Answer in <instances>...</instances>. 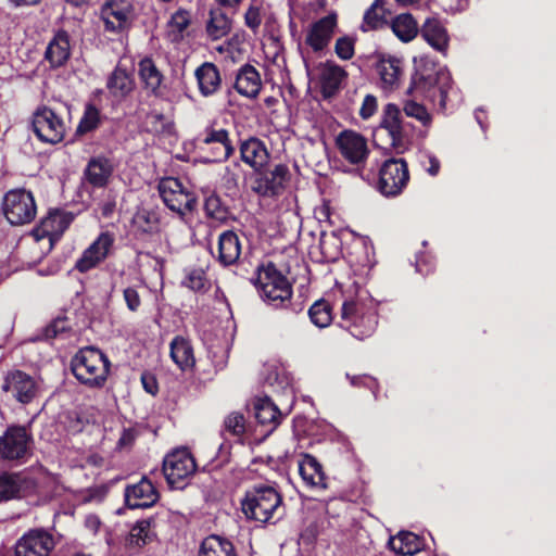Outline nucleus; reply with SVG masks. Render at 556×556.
Listing matches in <instances>:
<instances>
[{
    "label": "nucleus",
    "mask_w": 556,
    "mask_h": 556,
    "mask_svg": "<svg viewBox=\"0 0 556 556\" xmlns=\"http://www.w3.org/2000/svg\"><path fill=\"white\" fill-rule=\"evenodd\" d=\"M377 73L380 77V87L386 91H393L401 85L403 75L402 62L393 56L382 58L377 63Z\"/></svg>",
    "instance_id": "412c9836"
},
{
    "label": "nucleus",
    "mask_w": 556,
    "mask_h": 556,
    "mask_svg": "<svg viewBox=\"0 0 556 556\" xmlns=\"http://www.w3.org/2000/svg\"><path fill=\"white\" fill-rule=\"evenodd\" d=\"M85 527L92 533L97 534L100 527L101 520L97 515L90 514L85 518Z\"/></svg>",
    "instance_id": "680f3d73"
},
{
    "label": "nucleus",
    "mask_w": 556,
    "mask_h": 556,
    "mask_svg": "<svg viewBox=\"0 0 556 556\" xmlns=\"http://www.w3.org/2000/svg\"><path fill=\"white\" fill-rule=\"evenodd\" d=\"M37 139H48V136L42 134L45 130L53 132L54 137L63 139L64 137V124L56 116V114L47 108L37 110Z\"/></svg>",
    "instance_id": "c756f323"
},
{
    "label": "nucleus",
    "mask_w": 556,
    "mask_h": 556,
    "mask_svg": "<svg viewBox=\"0 0 556 556\" xmlns=\"http://www.w3.org/2000/svg\"><path fill=\"white\" fill-rule=\"evenodd\" d=\"M199 91L203 97H210L217 92L222 85V77L217 66L205 62L194 73Z\"/></svg>",
    "instance_id": "a878e982"
},
{
    "label": "nucleus",
    "mask_w": 556,
    "mask_h": 556,
    "mask_svg": "<svg viewBox=\"0 0 556 556\" xmlns=\"http://www.w3.org/2000/svg\"><path fill=\"white\" fill-rule=\"evenodd\" d=\"M299 473L304 485L314 491L327 489V477L320 463L309 454H303L298 462Z\"/></svg>",
    "instance_id": "f3484780"
},
{
    "label": "nucleus",
    "mask_w": 556,
    "mask_h": 556,
    "mask_svg": "<svg viewBox=\"0 0 556 556\" xmlns=\"http://www.w3.org/2000/svg\"><path fill=\"white\" fill-rule=\"evenodd\" d=\"M2 211L11 225L30 223L35 216V199L30 191L14 189L3 197Z\"/></svg>",
    "instance_id": "1a4fd4ad"
},
{
    "label": "nucleus",
    "mask_w": 556,
    "mask_h": 556,
    "mask_svg": "<svg viewBox=\"0 0 556 556\" xmlns=\"http://www.w3.org/2000/svg\"><path fill=\"white\" fill-rule=\"evenodd\" d=\"M151 521L143 519L137 521L128 535V544L134 547H141L152 539Z\"/></svg>",
    "instance_id": "79ce46f5"
},
{
    "label": "nucleus",
    "mask_w": 556,
    "mask_h": 556,
    "mask_svg": "<svg viewBox=\"0 0 556 556\" xmlns=\"http://www.w3.org/2000/svg\"><path fill=\"white\" fill-rule=\"evenodd\" d=\"M220 265L235 264L241 254V243L237 233L231 230L224 231L218 237L217 253L212 252Z\"/></svg>",
    "instance_id": "5701e85b"
},
{
    "label": "nucleus",
    "mask_w": 556,
    "mask_h": 556,
    "mask_svg": "<svg viewBox=\"0 0 556 556\" xmlns=\"http://www.w3.org/2000/svg\"><path fill=\"white\" fill-rule=\"evenodd\" d=\"M229 136L230 134L227 129L219 127L216 123H214L212 130L206 139H228Z\"/></svg>",
    "instance_id": "e2e57ef3"
},
{
    "label": "nucleus",
    "mask_w": 556,
    "mask_h": 556,
    "mask_svg": "<svg viewBox=\"0 0 556 556\" xmlns=\"http://www.w3.org/2000/svg\"><path fill=\"white\" fill-rule=\"evenodd\" d=\"M281 504V495L273 486L260 485L247 491L241 508L248 519L265 523L280 513Z\"/></svg>",
    "instance_id": "39448f33"
},
{
    "label": "nucleus",
    "mask_w": 556,
    "mask_h": 556,
    "mask_svg": "<svg viewBox=\"0 0 556 556\" xmlns=\"http://www.w3.org/2000/svg\"><path fill=\"white\" fill-rule=\"evenodd\" d=\"M320 84L326 97L333 96L346 77V72L336 63L325 62L320 65Z\"/></svg>",
    "instance_id": "cd10ccee"
},
{
    "label": "nucleus",
    "mask_w": 556,
    "mask_h": 556,
    "mask_svg": "<svg viewBox=\"0 0 556 556\" xmlns=\"http://www.w3.org/2000/svg\"><path fill=\"white\" fill-rule=\"evenodd\" d=\"M31 432L24 426H11L0 437V457L24 462L29 455Z\"/></svg>",
    "instance_id": "9b49d317"
},
{
    "label": "nucleus",
    "mask_w": 556,
    "mask_h": 556,
    "mask_svg": "<svg viewBox=\"0 0 556 556\" xmlns=\"http://www.w3.org/2000/svg\"><path fill=\"white\" fill-rule=\"evenodd\" d=\"M170 357L181 370L192 369L195 365L193 348L189 339L176 336L170 344Z\"/></svg>",
    "instance_id": "bb28decb"
},
{
    "label": "nucleus",
    "mask_w": 556,
    "mask_h": 556,
    "mask_svg": "<svg viewBox=\"0 0 556 556\" xmlns=\"http://www.w3.org/2000/svg\"><path fill=\"white\" fill-rule=\"evenodd\" d=\"M159 193L164 204L173 212L185 215L197 206V195L188 185L176 177H164L159 181Z\"/></svg>",
    "instance_id": "423d86ee"
},
{
    "label": "nucleus",
    "mask_w": 556,
    "mask_h": 556,
    "mask_svg": "<svg viewBox=\"0 0 556 556\" xmlns=\"http://www.w3.org/2000/svg\"><path fill=\"white\" fill-rule=\"evenodd\" d=\"M141 382H142L143 389L149 394L155 395L157 393L159 387H157L156 379L153 375H151L149 372H143L141 375Z\"/></svg>",
    "instance_id": "bf43d9fd"
},
{
    "label": "nucleus",
    "mask_w": 556,
    "mask_h": 556,
    "mask_svg": "<svg viewBox=\"0 0 556 556\" xmlns=\"http://www.w3.org/2000/svg\"><path fill=\"white\" fill-rule=\"evenodd\" d=\"M429 166L426 168V170L431 175L435 176L440 170V162L439 160L433 155H427Z\"/></svg>",
    "instance_id": "0e129e2a"
},
{
    "label": "nucleus",
    "mask_w": 556,
    "mask_h": 556,
    "mask_svg": "<svg viewBox=\"0 0 556 556\" xmlns=\"http://www.w3.org/2000/svg\"><path fill=\"white\" fill-rule=\"evenodd\" d=\"M99 123H100L99 110L92 104H87L84 115L78 124L76 132L79 136L87 135L91 130L96 129L98 127Z\"/></svg>",
    "instance_id": "c03bdc74"
},
{
    "label": "nucleus",
    "mask_w": 556,
    "mask_h": 556,
    "mask_svg": "<svg viewBox=\"0 0 556 556\" xmlns=\"http://www.w3.org/2000/svg\"><path fill=\"white\" fill-rule=\"evenodd\" d=\"M254 414L257 422L275 429L281 418V413L269 397H260L254 403Z\"/></svg>",
    "instance_id": "2f4dec72"
},
{
    "label": "nucleus",
    "mask_w": 556,
    "mask_h": 556,
    "mask_svg": "<svg viewBox=\"0 0 556 556\" xmlns=\"http://www.w3.org/2000/svg\"><path fill=\"white\" fill-rule=\"evenodd\" d=\"M389 547L401 556H413L421 551L422 542L413 532H400L389 540Z\"/></svg>",
    "instance_id": "473e14b6"
},
{
    "label": "nucleus",
    "mask_w": 556,
    "mask_h": 556,
    "mask_svg": "<svg viewBox=\"0 0 556 556\" xmlns=\"http://www.w3.org/2000/svg\"><path fill=\"white\" fill-rule=\"evenodd\" d=\"M138 74L141 83L149 93L160 97L164 93V75L153 62V60L146 58L138 64Z\"/></svg>",
    "instance_id": "b1692460"
},
{
    "label": "nucleus",
    "mask_w": 556,
    "mask_h": 556,
    "mask_svg": "<svg viewBox=\"0 0 556 556\" xmlns=\"http://www.w3.org/2000/svg\"><path fill=\"white\" fill-rule=\"evenodd\" d=\"M135 439H136V433L132 429H124V431L122 432V434L118 439L117 446L119 448L129 447L134 443Z\"/></svg>",
    "instance_id": "052dcab7"
},
{
    "label": "nucleus",
    "mask_w": 556,
    "mask_h": 556,
    "mask_svg": "<svg viewBox=\"0 0 556 556\" xmlns=\"http://www.w3.org/2000/svg\"><path fill=\"white\" fill-rule=\"evenodd\" d=\"M135 224L144 232H151L156 229L157 218L155 214L142 211L136 214Z\"/></svg>",
    "instance_id": "603ef678"
},
{
    "label": "nucleus",
    "mask_w": 556,
    "mask_h": 556,
    "mask_svg": "<svg viewBox=\"0 0 556 556\" xmlns=\"http://www.w3.org/2000/svg\"><path fill=\"white\" fill-rule=\"evenodd\" d=\"M106 88L113 98L118 100L125 99L135 89L132 74L118 63L108 78Z\"/></svg>",
    "instance_id": "393cba45"
},
{
    "label": "nucleus",
    "mask_w": 556,
    "mask_h": 556,
    "mask_svg": "<svg viewBox=\"0 0 556 556\" xmlns=\"http://www.w3.org/2000/svg\"><path fill=\"white\" fill-rule=\"evenodd\" d=\"M377 108V98L372 94H367L363 100L359 114L364 119H367L375 114Z\"/></svg>",
    "instance_id": "4d7b16f0"
},
{
    "label": "nucleus",
    "mask_w": 556,
    "mask_h": 556,
    "mask_svg": "<svg viewBox=\"0 0 556 556\" xmlns=\"http://www.w3.org/2000/svg\"><path fill=\"white\" fill-rule=\"evenodd\" d=\"M204 211L207 217L216 219V220H225L227 218V210L223 205L220 199L211 194L205 199L204 202Z\"/></svg>",
    "instance_id": "49530a36"
},
{
    "label": "nucleus",
    "mask_w": 556,
    "mask_h": 556,
    "mask_svg": "<svg viewBox=\"0 0 556 556\" xmlns=\"http://www.w3.org/2000/svg\"><path fill=\"white\" fill-rule=\"evenodd\" d=\"M157 500L159 492L147 478H142L139 482L125 489V502L129 508L151 507Z\"/></svg>",
    "instance_id": "dca6fc26"
},
{
    "label": "nucleus",
    "mask_w": 556,
    "mask_h": 556,
    "mask_svg": "<svg viewBox=\"0 0 556 556\" xmlns=\"http://www.w3.org/2000/svg\"><path fill=\"white\" fill-rule=\"evenodd\" d=\"M386 24V10L382 0H375L365 12L361 29L369 31L381 28Z\"/></svg>",
    "instance_id": "58836bf2"
},
{
    "label": "nucleus",
    "mask_w": 556,
    "mask_h": 556,
    "mask_svg": "<svg viewBox=\"0 0 556 556\" xmlns=\"http://www.w3.org/2000/svg\"><path fill=\"white\" fill-rule=\"evenodd\" d=\"M254 285L263 301L276 308L285 306L292 296L291 283L271 262L257 268Z\"/></svg>",
    "instance_id": "7ed1b4c3"
},
{
    "label": "nucleus",
    "mask_w": 556,
    "mask_h": 556,
    "mask_svg": "<svg viewBox=\"0 0 556 556\" xmlns=\"http://www.w3.org/2000/svg\"><path fill=\"white\" fill-rule=\"evenodd\" d=\"M20 492V480L15 475H0V502L16 496Z\"/></svg>",
    "instance_id": "a18cd8bd"
},
{
    "label": "nucleus",
    "mask_w": 556,
    "mask_h": 556,
    "mask_svg": "<svg viewBox=\"0 0 556 556\" xmlns=\"http://www.w3.org/2000/svg\"><path fill=\"white\" fill-rule=\"evenodd\" d=\"M404 112L407 116L420 122L422 126H428L431 123V115L427 109L415 100L405 102Z\"/></svg>",
    "instance_id": "de8ad7c7"
},
{
    "label": "nucleus",
    "mask_w": 556,
    "mask_h": 556,
    "mask_svg": "<svg viewBox=\"0 0 556 556\" xmlns=\"http://www.w3.org/2000/svg\"><path fill=\"white\" fill-rule=\"evenodd\" d=\"M390 27L393 34L403 42L412 41L419 33L417 22L409 13H402L392 18Z\"/></svg>",
    "instance_id": "f704fd0d"
},
{
    "label": "nucleus",
    "mask_w": 556,
    "mask_h": 556,
    "mask_svg": "<svg viewBox=\"0 0 556 556\" xmlns=\"http://www.w3.org/2000/svg\"><path fill=\"white\" fill-rule=\"evenodd\" d=\"M2 388L23 404H28L35 399V380L23 371L9 374Z\"/></svg>",
    "instance_id": "a211bd4d"
},
{
    "label": "nucleus",
    "mask_w": 556,
    "mask_h": 556,
    "mask_svg": "<svg viewBox=\"0 0 556 556\" xmlns=\"http://www.w3.org/2000/svg\"><path fill=\"white\" fill-rule=\"evenodd\" d=\"M334 52L341 60H351L355 53V39L342 36L336 40Z\"/></svg>",
    "instance_id": "8fccbe9b"
},
{
    "label": "nucleus",
    "mask_w": 556,
    "mask_h": 556,
    "mask_svg": "<svg viewBox=\"0 0 556 556\" xmlns=\"http://www.w3.org/2000/svg\"><path fill=\"white\" fill-rule=\"evenodd\" d=\"M73 219L74 215L72 213L52 210L41 220L40 225L37 226V244L45 254L52 250L54 243L68 228Z\"/></svg>",
    "instance_id": "9d476101"
},
{
    "label": "nucleus",
    "mask_w": 556,
    "mask_h": 556,
    "mask_svg": "<svg viewBox=\"0 0 556 556\" xmlns=\"http://www.w3.org/2000/svg\"><path fill=\"white\" fill-rule=\"evenodd\" d=\"M220 7L231 10H238L242 0H215Z\"/></svg>",
    "instance_id": "338daca9"
},
{
    "label": "nucleus",
    "mask_w": 556,
    "mask_h": 556,
    "mask_svg": "<svg viewBox=\"0 0 556 556\" xmlns=\"http://www.w3.org/2000/svg\"><path fill=\"white\" fill-rule=\"evenodd\" d=\"M37 545L42 549V553L37 551V556H48L55 546V540L51 533L37 529Z\"/></svg>",
    "instance_id": "864d4df0"
},
{
    "label": "nucleus",
    "mask_w": 556,
    "mask_h": 556,
    "mask_svg": "<svg viewBox=\"0 0 556 556\" xmlns=\"http://www.w3.org/2000/svg\"><path fill=\"white\" fill-rule=\"evenodd\" d=\"M337 28L338 14L331 11L307 26L304 42L314 52H321L331 42Z\"/></svg>",
    "instance_id": "ddd939ff"
},
{
    "label": "nucleus",
    "mask_w": 556,
    "mask_h": 556,
    "mask_svg": "<svg viewBox=\"0 0 556 556\" xmlns=\"http://www.w3.org/2000/svg\"><path fill=\"white\" fill-rule=\"evenodd\" d=\"M230 29L231 22L225 13L219 10L211 11L206 31L213 40H217L226 36Z\"/></svg>",
    "instance_id": "4c0bfd02"
},
{
    "label": "nucleus",
    "mask_w": 556,
    "mask_h": 556,
    "mask_svg": "<svg viewBox=\"0 0 556 556\" xmlns=\"http://www.w3.org/2000/svg\"><path fill=\"white\" fill-rule=\"evenodd\" d=\"M451 87V75L446 68H435L434 65L419 67L412 77L408 94L434 101L440 96L442 104L445 102L447 90Z\"/></svg>",
    "instance_id": "20e7f679"
},
{
    "label": "nucleus",
    "mask_w": 556,
    "mask_h": 556,
    "mask_svg": "<svg viewBox=\"0 0 556 556\" xmlns=\"http://www.w3.org/2000/svg\"><path fill=\"white\" fill-rule=\"evenodd\" d=\"M408 180L406 162L403 159H389L379 170L378 190L387 198H395L403 192Z\"/></svg>",
    "instance_id": "6e6552de"
},
{
    "label": "nucleus",
    "mask_w": 556,
    "mask_h": 556,
    "mask_svg": "<svg viewBox=\"0 0 556 556\" xmlns=\"http://www.w3.org/2000/svg\"><path fill=\"white\" fill-rule=\"evenodd\" d=\"M186 286L192 290H201L205 286V279L202 273L193 271L191 273L186 281Z\"/></svg>",
    "instance_id": "13d9d810"
},
{
    "label": "nucleus",
    "mask_w": 556,
    "mask_h": 556,
    "mask_svg": "<svg viewBox=\"0 0 556 556\" xmlns=\"http://www.w3.org/2000/svg\"><path fill=\"white\" fill-rule=\"evenodd\" d=\"M71 369L80 383L89 388H101L108 379L110 361L100 350L87 346L73 356Z\"/></svg>",
    "instance_id": "f03ea898"
},
{
    "label": "nucleus",
    "mask_w": 556,
    "mask_h": 556,
    "mask_svg": "<svg viewBox=\"0 0 556 556\" xmlns=\"http://www.w3.org/2000/svg\"><path fill=\"white\" fill-rule=\"evenodd\" d=\"M244 23L253 31H256L261 26V3L257 0H252L249 9L244 14Z\"/></svg>",
    "instance_id": "3c124183"
},
{
    "label": "nucleus",
    "mask_w": 556,
    "mask_h": 556,
    "mask_svg": "<svg viewBox=\"0 0 556 556\" xmlns=\"http://www.w3.org/2000/svg\"><path fill=\"white\" fill-rule=\"evenodd\" d=\"M114 236L110 232H101L97 239L83 251L77 258L74 269L85 274L99 266L110 255L114 245Z\"/></svg>",
    "instance_id": "f8f14e48"
},
{
    "label": "nucleus",
    "mask_w": 556,
    "mask_h": 556,
    "mask_svg": "<svg viewBox=\"0 0 556 556\" xmlns=\"http://www.w3.org/2000/svg\"><path fill=\"white\" fill-rule=\"evenodd\" d=\"M233 87L242 97L249 99L256 98L262 89V79L258 71L250 64H244L236 74Z\"/></svg>",
    "instance_id": "aec40b11"
},
{
    "label": "nucleus",
    "mask_w": 556,
    "mask_h": 556,
    "mask_svg": "<svg viewBox=\"0 0 556 556\" xmlns=\"http://www.w3.org/2000/svg\"><path fill=\"white\" fill-rule=\"evenodd\" d=\"M308 316L318 328L328 327L333 319L332 307L326 300H318L309 307Z\"/></svg>",
    "instance_id": "a19ab883"
},
{
    "label": "nucleus",
    "mask_w": 556,
    "mask_h": 556,
    "mask_svg": "<svg viewBox=\"0 0 556 556\" xmlns=\"http://www.w3.org/2000/svg\"><path fill=\"white\" fill-rule=\"evenodd\" d=\"M361 381H365L368 386H371L375 382L372 378L367 377V376L358 377V378L357 377L351 378V383L354 384V386H356Z\"/></svg>",
    "instance_id": "774afa93"
},
{
    "label": "nucleus",
    "mask_w": 556,
    "mask_h": 556,
    "mask_svg": "<svg viewBox=\"0 0 556 556\" xmlns=\"http://www.w3.org/2000/svg\"><path fill=\"white\" fill-rule=\"evenodd\" d=\"M245 432V418L242 414L233 412L230 413L224 420L222 434L225 439H233L241 441Z\"/></svg>",
    "instance_id": "ea45409f"
},
{
    "label": "nucleus",
    "mask_w": 556,
    "mask_h": 556,
    "mask_svg": "<svg viewBox=\"0 0 556 556\" xmlns=\"http://www.w3.org/2000/svg\"><path fill=\"white\" fill-rule=\"evenodd\" d=\"M419 33L424 40L433 49L442 53L446 52L450 37L440 20L437 17H428L419 28Z\"/></svg>",
    "instance_id": "4be33fe9"
},
{
    "label": "nucleus",
    "mask_w": 556,
    "mask_h": 556,
    "mask_svg": "<svg viewBox=\"0 0 556 556\" xmlns=\"http://www.w3.org/2000/svg\"><path fill=\"white\" fill-rule=\"evenodd\" d=\"M191 23V14L189 11L179 9L170 16L167 23V37L173 42L180 41L187 28Z\"/></svg>",
    "instance_id": "e433bc0d"
},
{
    "label": "nucleus",
    "mask_w": 556,
    "mask_h": 556,
    "mask_svg": "<svg viewBox=\"0 0 556 556\" xmlns=\"http://www.w3.org/2000/svg\"><path fill=\"white\" fill-rule=\"evenodd\" d=\"M132 11L129 0H108L101 8L104 29L111 33L123 31L131 23Z\"/></svg>",
    "instance_id": "4468645a"
},
{
    "label": "nucleus",
    "mask_w": 556,
    "mask_h": 556,
    "mask_svg": "<svg viewBox=\"0 0 556 556\" xmlns=\"http://www.w3.org/2000/svg\"><path fill=\"white\" fill-rule=\"evenodd\" d=\"M15 556H35V529H29L16 542Z\"/></svg>",
    "instance_id": "09e8293b"
},
{
    "label": "nucleus",
    "mask_w": 556,
    "mask_h": 556,
    "mask_svg": "<svg viewBox=\"0 0 556 556\" xmlns=\"http://www.w3.org/2000/svg\"><path fill=\"white\" fill-rule=\"evenodd\" d=\"M123 295L127 308L131 312H137L141 305V299L138 291L134 287H127L124 289Z\"/></svg>",
    "instance_id": "5fc2aeb1"
},
{
    "label": "nucleus",
    "mask_w": 556,
    "mask_h": 556,
    "mask_svg": "<svg viewBox=\"0 0 556 556\" xmlns=\"http://www.w3.org/2000/svg\"><path fill=\"white\" fill-rule=\"evenodd\" d=\"M416 268L419 273L421 274H428L429 271H431L432 269V266L430 264H428L426 257H418L417 258V262H416Z\"/></svg>",
    "instance_id": "69168bd1"
},
{
    "label": "nucleus",
    "mask_w": 556,
    "mask_h": 556,
    "mask_svg": "<svg viewBox=\"0 0 556 556\" xmlns=\"http://www.w3.org/2000/svg\"><path fill=\"white\" fill-rule=\"evenodd\" d=\"M199 556H237V553L229 540L218 535H210L202 541Z\"/></svg>",
    "instance_id": "72a5a7b5"
},
{
    "label": "nucleus",
    "mask_w": 556,
    "mask_h": 556,
    "mask_svg": "<svg viewBox=\"0 0 556 556\" xmlns=\"http://www.w3.org/2000/svg\"><path fill=\"white\" fill-rule=\"evenodd\" d=\"M242 161L256 170L267 164L269 152L263 141H241Z\"/></svg>",
    "instance_id": "c85d7f7f"
},
{
    "label": "nucleus",
    "mask_w": 556,
    "mask_h": 556,
    "mask_svg": "<svg viewBox=\"0 0 556 556\" xmlns=\"http://www.w3.org/2000/svg\"><path fill=\"white\" fill-rule=\"evenodd\" d=\"M400 114V110L395 104L389 103L383 109L381 127L386 128L393 139H397L401 134Z\"/></svg>",
    "instance_id": "37998d69"
},
{
    "label": "nucleus",
    "mask_w": 556,
    "mask_h": 556,
    "mask_svg": "<svg viewBox=\"0 0 556 556\" xmlns=\"http://www.w3.org/2000/svg\"><path fill=\"white\" fill-rule=\"evenodd\" d=\"M338 151L351 164L364 162L369 153L366 141H334Z\"/></svg>",
    "instance_id": "c9c22d12"
},
{
    "label": "nucleus",
    "mask_w": 556,
    "mask_h": 556,
    "mask_svg": "<svg viewBox=\"0 0 556 556\" xmlns=\"http://www.w3.org/2000/svg\"><path fill=\"white\" fill-rule=\"evenodd\" d=\"M45 56L53 67L61 66L68 60L70 40L64 31L58 33L49 42Z\"/></svg>",
    "instance_id": "7c9ffc66"
},
{
    "label": "nucleus",
    "mask_w": 556,
    "mask_h": 556,
    "mask_svg": "<svg viewBox=\"0 0 556 556\" xmlns=\"http://www.w3.org/2000/svg\"><path fill=\"white\" fill-rule=\"evenodd\" d=\"M67 321L65 318H58L53 320L43 332L46 339L55 338L58 334L64 332L67 329Z\"/></svg>",
    "instance_id": "6e6d98bb"
},
{
    "label": "nucleus",
    "mask_w": 556,
    "mask_h": 556,
    "mask_svg": "<svg viewBox=\"0 0 556 556\" xmlns=\"http://www.w3.org/2000/svg\"><path fill=\"white\" fill-rule=\"evenodd\" d=\"M114 166L112 162L103 156L90 159L85 170L84 180L92 188H105L113 175Z\"/></svg>",
    "instance_id": "6ab92c4d"
},
{
    "label": "nucleus",
    "mask_w": 556,
    "mask_h": 556,
    "mask_svg": "<svg viewBox=\"0 0 556 556\" xmlns=\"http://www.w3.org/2000/svg\"><path fill=\"white\" fill-rule=\"evenodd\" d=\"M377 324V303L366 289L352 283L342 292L340 327L363 340L375 332Z\"/></svg>",
    "instance_id": "f257e3e1"
},
{
    "label": "nucleus",
    "mask_w": 556,
    "mask_h": 556,
    "mask_svg": "<svg viewBox=\"0 0 556 556\" xmlns=\"http://www.w3.org/2000/svg\"><path fill=\"white\" fill-rule=\"evenodd\" d=\"M197 470V464L188 448H176L163 460V472L172 488L182 489Z\"/></svg>",
    "instance_id": "0eeeda50"
},
{
    "label": "nucleus",
    "mask_w": 556,
    "mask_h": 556,
    "mask_svg": "<svg viewBox=\"0 0 556 556\" xmlns=\"http://www.w3.org/2000/svg\"><path fill=\"white\" fill-rule=\"evenodd\" d=\"M288 175L289 169L286 165H276L273 170L257 173L252 180L251 188L263 197L276 195L283 189Z\"/></svg>",
    "instance_id": "2eb2a0df"
}]
</instances>
